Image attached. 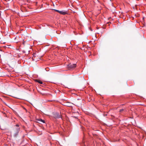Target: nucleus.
<instances>
[{"label": "nucleus", "instance_id": "nucleus-8", "mask_svg": "<svg viewBox=\"0 0 146 146\" xmlns=\"http://www.w3.org/2000/svg\"><path fill=\"white\" fill-rule=\"evenodd\" d=\"M25 41H23V44H24V43H25Z\"/></svg>", "mask_w": 146, "mask_h": 146}, {"label": "nucleus", "instance_id": "nucleus-3", "mask_svg": "<svg viewBox=\"0 0 146 146\" xmlns=\"http://www.w3.org/2000/svg\"><path fill=\"white\" fill-rule=\"evenodd\" d=\"M54 115L55 118H59L61 117V115L58 113H56Z\"/></svg>", "mask_w": 146, "mask_h": 146}, {"label": "nucleus", "instance_id": "nucleus-11", "mask_svg": "<svg viewBox=\"0 0 146 146\" xmlns=\"http://www.w3.org/2000/svg\"><path fill=\"white\" fill-rule=\"evenodd\" d=\"M14 67H15V66H13V68Z\"/></svg>", "mask_w": 146, "mask_h": 146}, {"label": "nucleus", "instance_id": "nucleus-6", "mask_svg": "<svg viewBox=\"0 0 146 146\" xmlns=\"http://www.w3.org/2000/svg\"><path fill=\"white\" fill-rule=\"evenodd\" d=\"M39 121L38 123H45V121L41 119H38L37 120Z\"/></svg>", "mask_w": 146, "mask_h": 146}, {"label": "nucleus", "instance_id": "nucleus-9", "mask_svg": "<svg viewBox=\"0 0 146 146\" xmlns=\"http://www.w3.org/2000/svg\"><path fill=\"white\" fill-rule=\"evenodd\" d=\"M16 132H15V131H14V132H15V136H16L17 135L15 136V133H16Z\"/></svg>", "mask_w": 146, "mask_h": 146}, {"label": "nucleus", "instance_id": "nucleus-2", "mask_svg": "<svg viewBox=\"0 0 146 146\" xmlns=\"http://www.w3.org/2000/svg\"><path fill=\"white\" fill-rule=\"evenodd\" d=\"M16 126L17 127L16 129V133H15V136L17 135H18L20 129V128L19 127V125H16Z\"/></svg>", "mask_w": 146, "mask_h": 146}, {"label": "nucleus", "instance_id": "nucleus-4", "mask_svg": "<svg viewBox=\"0 0 146 146\" xmlns=\"http://www.w3.org/2000/svg\"><path fill=\"white\" fill-rule=\"evenodd\" d=\"M55 10L57 12L62 15H64L66 13V12H64L62 11H60L57 10Z\"/></svg>", "mask_w": 146, "mask_h": 146}, {"label": "nucleus", "instance_id": "nucleus-10", "mask_svg": "<svg viewBox=\"0 0 146 146\" xmlns=\"http://www.w3.org/2000/svg\"><path fill=\"white\" fill-rule=\"evenodd\" d=\"M74 117V118H77V117H76L74 116V117Z\"/></svg>", "mask_w": 146, "mask_h": 146}, {"label": "nucleus", "instance_id": "nucleus-1", "mask_svg": "<svg viewBox=\"0 0 146 146\" xmlns=\"http://www.w3.org/2000/svg\"><path fill=\"white\" fill-rule=\"evenodd\" d=\"M76 66V64H70L68 65V67L70 69H73Z\"/></svg>", "mask_w": 146, "mask_h": 146}, {"label": "nucleus", "instance_id": "nucleus-5", "mask_svg": "<svg viewBox=\"0 0 146 146\" xmlns=\"http://www.w3.org/2000/svg\"><path fill=\"white\" fill-rule=\"evenodd\" d=\"M34 81L35 82H37L39 83H40V84H42L43 83L40 80L38 79H35Z\"/></svg>", "mask_w": 146, "mask_h": 146}, {"label": "nucleus", "instance_id": "nucleus-7", "mask_svg": "<svg viewBox=\"0 0 146 146\" xmlns=\"http://www.w3.org/2000/svg\"><path fill=\"white\" fill-rule=\"evenodd\" d=\"M125 111V110L124 109H122L120 110L119 112L120 113L122 112V111Z\"/></svg>", "mask_w": 146, "mask_h": 146}]
</instances>
